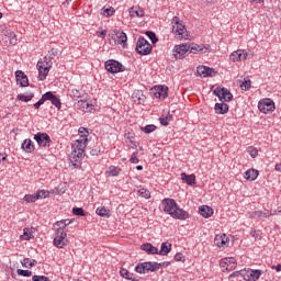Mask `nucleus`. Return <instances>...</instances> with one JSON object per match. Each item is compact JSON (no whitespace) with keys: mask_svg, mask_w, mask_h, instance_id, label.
I'll return each mask as SVG.
<instances>
[{"mask_svg":"<svg viewBox=\"0 0 281 281\" xmlns=\"http://www.w3.org/2000/svg\"><path fill=\"white\" fill-rule=\"evenodd\" d=\"M110 212L111 211H109L106 207L101 206L97 209L95 214H98V216H101L102 218H109L111 216Z\"/></svg>","mask_w":281,"mask_h":281,"instance_id":"34","label":"nucleus"},{"mask_svg":"<svg viewBox=\"0 0 281 281\" xmlns=\"http://www.w3.org/2000/svg\"><path fill=\"white\" fill-rule=\"evenodd\" d=\"M139 196H143V199H150V191L146 189L138 190Z\"/></svg>","mask_w":281,"mask_h":281,"instance_id":"53","label":"nucleus"},{"mask_svg":"<svg viewBox=\"0 0 281 281\" xmlns=\"http://www.w3.org/2000/svg\"><path fill=\"white\" fill-rule=\"evenodd\" d=\"M38 262L35 259H30V258H24L21 261L22 267H24V269H32V267H36Z\"/></svg>","mask_w":281,"mask_h":281,"instance_id":"33","label":"nucleus"},{"mask_svg":"<svg viewBox=\"0 0 281 281\" xmlns=\"http://www.w3.org/2000/svg\"><path fill=\"white\" fill-rule=\"evenodd\" d=\"M214 244L216 247H229V237L226 234L216 235L214 238Z\"/></svg>","mask_w":281,"mask_h":281,"instance_id":"19","label":"nucleus"},{"mask_svg":"<svg viewBox=\"0 0 281 281\" xmlns=\"http://www.w3.org/2000/svg\"><path fill=\"white\" fill-rule=\"evenodd\" d=\"M16 273H18V276H22V278H32V271L31 270L18 269Z\"/></svg>","mask_w":281,"mask_h":281,"instance_id":"44","label":"nucleus"},{"mask_svg":"<svg viewBox=\"0 0 281 281\" xmlns=\"http://www.w3.org/2000/svg\"><path fill=\"white\" fill-rule=\"evenodd\" d=\"M104 14L106 16H113L115 14V9H113L112 7L104 9Z\"/></svg>","mask_w":281,"mask_h":281,"instance_id":"62","label":"nucleus"},{"mask_svg":"<svg viewBox=\"0 0 281 281\" xmlns=\"http://www.w3.org/2000/svg\"><path fill=\"white\" fill-rule=\"evenodd\" d=\"M171 218H176L177 221H188L190 218V213L188 211L178 206L175 209L173 213L171 214Z\"/></svg>","mask_w":281,"mask_h":281,"instance_id":"17","label":"nucleus"},{"mask_svg":"<svg viewBox=\"0 0 281 281\" xmlns=\"http://www.w3.org/2000/svg\"><path fill=\"white\" fill-rule=\"evenodd\" d=\"M240 60H247L249 53L245 52L244 49H239Z\"/></svg>","mask_w":281,"mask_h":281,"instance_id":"63","label":"nucleus"},{"mask_svg":"<svg viewBox=\"0 0 281 281\" xmlns=\"http://www.w3.org/2000/svg\"><path fill=\"white\" fill-rule=\"evenodd\" d=\"M38 70V80L43 81L47 79V76L49 75V68L45 69H37Z\"/></svg>","mask_w":281,"mask_h":281,"instance_id":"39","label":"nucleus"},{"mask_svg":"<svg viewBox=\"0 0 281 281\" xmlns=\"http://www.w3.org/2000/svg\"><path fill=\"white\" fill-rule=\"evenodd\" d=\"M196 71L198 76H201V78H214V76H216V70L207 66H198Z\"/></svg>","mask_w":281,"mask_h":281,"instance_id":"16","label":"nucleus"},{"mask_svg":"<svg viewBox=\"0 0 281 281\" xmlns=\"http://www.w3.org/2000/svg\"><path fill=\"white\" fill-rule=\"evenodd\" d=\"M258 109L261 113H273L276 111V102L271 99H262L258 103Z\"/></svg>","mask_w":281,"mask_h":281,"instance_id":"9","label":"nucleus"},{"mask_svg":"<svg viewBox=\"0 0 281 281\" xmlns=\"http://www.w3.org/2000/svg\"><path fill=\"white\" fill-rule=\"evenodd\" d=\"M117 41H119V45H124L126 43V41H128V36H126V34L124 33V31H122L119 35H117Z\"/></svg>","mask_w":281,"mask_h":281,"instance_id":"43","label":"nucleus"},{"mask_svg":"<svg viewBox=\"0 0 281 281\" xmlns=\"http://www.w3.org/2000/svg\"><path fill=\"white\" fill-rule=\"evenodd\" d=\"M178 205L179 204H177V201H175V199L165 198L161 201L162 211L165 212V214H169V216H172Z\"/></svg>","mask_w":281,"mask_h":281,"instance_id":"10","label":"nucleus"},{"mask_svg":"<svg viewBox=\"0 0 281 281\" xmlns=\"http://www.w3.org/2000/svg\"><path fill=\"white\" fill-rule=\"evenodd\" d=\"M142 251H146V254H149L150 256H158L159 249L150 243H145L140 245Z\"/></svg>","mask_w":281,"mask_h":281,"instance_id":"20","label":"nucleus"},{"mask_svg":"<svg viewBox=\"0 0 281 281\" xmlns=\"http://www.w3.org/2000/svg\"><path fill=\"white\" fill-rule=\"evenodd\" d=\"M190 46L189 44H180L173 47V56L177 60H183L186 55L189 54Z\"/></svg>","mask_w":281,"mask_h":281,"instance_id":"11","label":"nucleus"},{"mask_svg":"<svg viewBox=\"0 0 281 281\" xmlns=\"http://www.w3.org/2000/svg\"><path fill=\"white\" fill-rule=\"evenodd\" d=\"M52 65H53L52 60H47V57H44V60L37 61L36 67H37V69H48V70H50Z\"/></svg>","mask_w":281,"mask_h":281,"instance_id":"28","label":"nucleus"},{"mask_svg":"<svg viewBox=\"0 0 281 281\" xmlns=\"http://www.w3.org/2000/svg\"><path fill=\"white\" fill-rule=\"evenodd\" d=\"M213 94L218 98L220 102H232L234 100V94L229 91V89L223 87H217L213 90Z\"/></svg>","mask_w":281,"mask_h":281,"instance_id":"6","label":"nucleus"},{"mask_svg":"<svg viewBox=\"0 0 281 281\" xmlns=\"http://www.w3.org/2000/svg\"><path fill=\"white\" fill-rule=\"evenodd\" d=\"M67 231L56 229L53 245L57 247V249H65V247H67Z\"/></svg>","mask_w":281,"mask_h":281,"instance_id":"4","label":"nucleus"},{"mask_svg":"<svg viewBox=\"0 0 281 281\" xmlns=\"http://www.w3.org/2000/svg\"><path fill=\"white\" fill-rule=\"evenodd\" d=\"M159 122L161 126H168L170 122H172V114H167L165 116L159 117Z\"/></svg>","mask_w":281,"mask_h":281,"instance_id":"37","label":"nucleus"},{"mask_svg":"<svg viewBox=\"0 0 281 281\" xmlns=\"http://www.w3.org/2000/svg\"><path fill=\"white\" fill-rule=\"evenodd\" d=\"M170 267V261H165V262H156V269L159 271V269L168 268Z\"/></svg>","mask_w":281,"mask_h":281,"instance_id":"58","label":"nucleus"},{"mask_svg":"<svg viewBox=\"0 0 281 281\" xmlns=\"http://www.w3.org/2000/svg\"><path fill=\"white\" fill-rule=\"evenodd\" d=\"M34 98V93H30L29 95L25 94H18V100L21 102H30Z\"/></svg>","mask_w":281,"mask_h":281,"instance_id":"42","label":"nucleus"},{"mask_svg":"<svg viewBox=\"0 0 281 281\" xmlns=\"http://www.w3.org/2000/svg\"><path fill=\"white\" fill-rule=\"evenodd\" d=\"M54 227H58L57 229H61V232H66L65 229L67 228V225H66L65 222L61 220V221H57V222L54 224Z\"/></svg>","mask_w":281,"mask_h":281,"instance_id":"51","label":"nucleus"},{"mask_svg":"<svg viewBox=\"0 0 281 281\" xmlns=\"http://www.w3.org/2000/svg\"><path fill=\"white\" fill-rule=\"evenodd\" d=\"M135 52L139 56H148L153 52V45L145 37L140 36L136 42Z\"/></svg>","mask_w":281,"mask_h":281,"instance_id":"3","label":"nucleus"},{"mask_svg":"<svg viewBox=\"0 0 281 281\" xmlns=\"http://www.w3.org/2000/svg\"><path fill=\"white\" fill-rule=\"evenodd\" d=\"M199 212L203 218H212L214 216V209L209 205H202L199 207Z\"/></svg>","mask_w":281,"mask_h":281,"instance_id":"22","label":"nucleus"},{"mask_svg":"<svg viewBox=\"0 0 281 281\" xmlns=\"http://www.w3.org/2000/svg\"><path fill=\"white\" fill-rule=\"evenodd\" d=\"M265 272L262 270L258 269H251L244 270V280L245 281H258L260 280V276H262Z\"/></svg>","mask_w":281,"mask_h":281,"instance_id":"12","label":"nucleus"},{"mask_svg":"<svg viewBox=\"0 0 281 281\" xmlns=\"http://www.w3.org/2000/svg\"><path fill=\"white\" fill-rule=\"evenodd\" d=\"M24 201H26V203H36V201H38V195L37 193L26 194L24 195Z\"/></svg>","mask_w":281,"mask_h":281,"instance_id":"40","label":"nucleus"},{"mask_svg":"<svg viewBox=\"0 0 281 281\" xmlns=\"http://www.w3.org/2000/svg\"><path fill=\"white\" fill-rule=\"evenodd\" d=\"M121 278H125V280H131V281H139L137 278H135L134 273H130L128 270L125 268H122L120 270Z\"/></svg>","mask_w":281,"mask_h":281,"instance_id":"31","label":"nucleus"},{"mask_svg":"<svg viewBox=\"0 0 281 281\" xmlns=\"http://www.w3.org/2000/svg\"><path fill=\"white\" fill-rule=\"evenodd\" d=\"M21 148L22 150H24V153H34V150L36 149L34 147V143L30 138L23 140Z\"/></svg>","mask_w":281,"mask_h":281,"instance_id":"25","label":"nucleus"},{"mask_svg":"<svg viewBox=\"0 0 281 281\" xmlns=\"http://www.w3.org/2000/svg\"><path fill=\"white\" fill-rule=\"evenodd\" d=\"M47 101H49V92L44 93L37 103L43 106V104H45Z\"/></svg>","mask_w":281,"mask_h":281,"instance_id":"54","label":"nucleus"},{"mask_svg":"<svg viewBox=\"0 0 281 281\" xmlns=\"http://www.w3.org/2000/svg\"><path fill=\"white\" fill-rule=\"evenodd\" d=\"M181 179L188 186H196V176H194V173L188 175L186 172H182L181 173Z\"/></svg>","mask_w":281,"mask_h":281,"instance_id":"24","label":"nucleus"},{"mask_svg":"<svg viewBox=\"0 0 281 281\" xmlns=\"http://www.w3.org/2000/svg\"><path fill=\"white\" fill-rule=\"evenodd\" d=\"M134 98L138 100V104H142V102L146 100V95H144V92L142 91H137L136 93H134Z\"/></svg>","mask_w":281,"mask_h":281,"instance_id":"49","label":"nucleus"},{"mask_svg":"<svg viewBox=\"0 0 281 281\" xmlns=\"http://www.w3.org/2000/svg\"><path fill=\"white\" fill-rule=\"evenodd\" d=\"M77 106H79V109H82V111H85L86 113H89V111H93V105L89 104V102L85 100H79L77 102Z\"/></svg>","mask_w":281,"mask_h":281,"instance_id":"29","label":"nucleus"},{"mask_svg":"<svg viewBox=\"0 0 281 281\" xmlns=\"http://www.w3.org/2000/svg\"><path fill=\"white\" fill-rule=\"evenodd\" d=\"M102 154V149H100V146H94L91 150H90V155L92 157H98V155Z\"/></svg>","mask_w":281,"mask_h":281,"instance_id":"52","label":"nucleus"},{"mask_svg":"<svg viewBox=\"0 0 281 281\" xmlns=\"http://www.w3.org/2000/svg\"><path fill=\"white\" fill-rule=\"evenodd\" d=\"M32 280L33 281H52L48 277H45V276H37V274H34L32 277Z\"/></svg>","mask_w":281,"mask_h":281,"instance_id":"55","label":"nucleus"},{"mask_svg":"<svg viewBox=\"0 0 281 281\" xmlns=\"http://www.w3.org/2000/svg\"><path fill=\"white\" fill-rule=\"evenodd\" d=\"M88 142L89 139L87 138V135H80V138L75 140L70 154V161L74 168L82 167V159H85V149L87 148Z\"/></svg>","mask_w":281,"mask_h":281,"instance_id":"1","label":"nucleus"},{"mask_svg":"<svg viewBox=\"0 0 281 281\" xmlns=\"http://www.w3.org/2000/svg\"><path fill=\"white\" fill-rule=\"evenodd\" d=\"M34 231L32 228L25 227L23 229V235L20 236L21 240H32L34 238Z\"/></svg>","mask_w":281,"mask_h":281,"instance_id":"32","label":"nucleus"},{"mask_svg":"<svg viewBox=\"0 0 281 281\" xmlns=\"http://www.w3.org/2000/svg\"><path fill=\"white\" fill-rule=\"evenodd\" d=\"M33 139H35L42 148H49V146H52V137H49L47 133L38 132L34 135Z\"/></svg>","mask_w":281,"mask_h":281,"instance_id":"8","label":"nucleus"},{"mask_svg":"<svg viewBox=\"0 0 281 281\" xmlns=\"http://www.w3.org/2000/svg\"><path fill=\"white\" fill-rule=\"evenodd\" d=\"M254 216L257 218H269V212L255 211Z\"/></svg>","mask_w":281,"mask_h":281,"instance_id":"47","label":"nucleus"},{"mask_svg":"<svg viewBox=\"0 0 281 281\" xmlns=\"http://www.w3.org/2000/svg\"><path fill=\"white\" fill-rule=\"evenodd\" d=\"M175 260L176 262H186V256H183L181 252H177L175 255Z\"/></svg>","mask_w":281,"mask_h":281,"instance_id":"60","label":"nucleus"},{"mask_svg":"<svg viewBox=\"0 0 281 281\" xmlns=\"http://www.w3.org/2000/svg\"><path fill=\"white\" fill-rule=\"evenodd\" d=\"M241 91H249L251 89V80L247 79L240 85Z\"/></svg>","mask_w":281,"mask_h":281,"instance_id":"45","label":"nucleus"},{"mask_svg":"<svg viewBox=\"0 0 281 281\" xmlns=\"http://www.w3.org/2000/svg\"><path fill=\"white\" fill-rule=\"evenodd\" d=\"M35 193L37 194V200L38 199H47V196H49V191H47V190H38Z\"/></svg>","mask_w":281,"mask_h":281,"instance_id":"48","label":"nucleus"},{"mask_svg":"<svg viewBox=\"0 0 281 281\" xmlns=\"http://www.w3.org/2000/svg\"><path fill=\"white\" fill-rule=\"evenodd\" d=\"M140 131L146 135H150V133H155V131H157V126L155 124H149L144 127H140Z\"/></svg>","mask_w":281,"mask_h":281,"instance_id":"35","label":"nucleus"},{"mask_svg":"<svg viewBox=\"0 0 281 281\" xmlns=\"http://www.w3.org/2000/svg\"><path fill=\"white\" fill-rule=\"evenodd\" d=\"M171 24L173 34H177L180 41H182V38H188V30L186 29V25H183V22L179 19V16H173L171 20Z\"/></svg>","mask_w":281,"mask_h":281,"instance_id":"2","label":"nucleus"},{"mask_svg":"<svg viewBox=\"0 0 281 281\" xmlns=\"http://www.w3.org/2000/svg\"><path fill=\"white\" fill-rule=\"evenodd\" d=\"M104 67L109 74H121L122 71H126V67L115 59L106 60Z\"/></svg>","mask_w":281,"mask_h":281,"instance_id":"7","label":"nucleus"},{"mask_svg":"<svg viewBox=\"0 0 281 281\" xmlns=\"http://www.w3.org/2000/svg\"><path fill=\"white\" fill-rule=\"evenodd\" d=\"M223 271H234L236 269V259L234 257H225L220 261Z\"/></svg>","mask_w":281,"mask_h":281,"instance_id":"14","label":"nucleus"},{"mask_svg":"<svg viewBox=\"0 0 281 281\" xmlns=\"http://www.w3.org/2000/svg\"><path fill=\"white\" fill-rule=\"evenodd\" d=\"M151 94L154 98H159V100H166V98H168V87L155 86L151 88Z\"/></svg>","mask_w":281,"mask_h":281,"instance_id":"15","label":"nucleus"},{"mask_svg":"<svg viewBox=\"0 0 281 281\" xmlns=\"http://www.w3.org/2000/svg\"><path fill=\"white\" fill-rule=\"evenodd\" d=\"M210 49V44H189V54H207Z\"/></svg>","mask_w":281,"mask_h":281,"instance_id":"13","label":"nucleus"},{"mask_svg":"<svg viewBox=\"0 0 281 281\" xmlns=\"http://www.w3.org/2000/svg\"><path fill=\"white\" fill-rule=\"evenodd\" d=\"M15 78H16V82H18V85H20V87H29L30 86V80L27 79V75H25V72H23V70H16Z\"/></svg>","mask_w":281,"mask_h":281,"instance_id":"18","label":"nucleus"},{"mask_svg":"<svg viewBox=\"0 0 281 281\" xmlns=\"http://www.w3.org/2000/svg\"><path fill=\"white\" fill-rule=\"evenodd\" d=\"M58 55V49L57 48H52L48 52V58L49 60H54V58H56V56Z\"/></svg>","mask_w":281,"mask_h":281,"instance_id":"59","label":"nucleus"},{"mask_svg":"<svg viewBox=\"0 0 281 281\" xmlns=\"http://www.w3.org/2000/svg\"><path fill=\"white\" fill-rule=\"evenodd\" d=\"M258 175H260L258 170L248 169L244 175V179L247 181H256V179H258Z\"/></svg>","mask_w":281,"mask_h":281,"instance_id":"26","label":"nucleus"},{"mask_svg":"<svg viewBox=\"0 0 281 281\" xmlns=\"http://www.w3.org/2000/svg\"><path fill=\"white\" fill-rule=\"evenodd\" d=\"M131 16L142 19L144 16V10L133 7L130 11Z\"/></svg>","mask_w":281,"mask_h":281,"instance_id":"36","label":"nucleus"},{"mask_svg":"<svg viewBox=\"0 0 281 281\" xmlns=\"http://www.w3.org/2000/svg\"><path fill=\"white\" fill-rule=\"evenodd\" d=\"M145 35L151 41L153 45H156V43H159V38H157V34L153 31H147Z\"/></svg>","mask_w":281,"mask_h":281,"instance_id":"38","label":"nucleus"},{"mask_svg":"<svg viewBox=\"0 0 281 281\" xmlns=\"http://www.w3.org/2000/svg\"><path fill=\"white\" fill-rule=\"evenodd\" d=\"M135 271L136 273H155V271H157V261H145V262H140L135 267Z\"/></svg>","mask_w":281,"mask_h":281,"instance_id":"5","label":"nucleus"},{"mask_svg":"<svg viewBox=\"0 0 281 281\" xmlns=\"http://www.w3.org/2000/svg\"><path fill=\"white\" fill-rule=\"evenodd\" d=\"M229 58H231V60L233 61V63H240V49H237V50H235V52H233L232 54H231V56H229Z\"/></svg>","mask_w":281,"mask_h":281,"instance_id":"41","label":"nucleus"},{"mask_svg":"<svg viewBox=\"0 0 281 281\" xmlns=\"http://www.w3.org/2000/svg\"><path fill=\"white\" fill-rule=\"evenodd\" d=\"M245 270L235 271L229 274V278H244Z\"/></svg>","mask_w":281,"mask_h":281,"instance_id":"57","label":"nucleus"},{"mask_svg":"<svg viewBox=\"0 0 281 281\" xmlns=\"http://www.w3.org/2000/svg\"><path fill=\"white\" fill-rule=\"evenodd\" d=\"M138 153L134 151L130 158L131 164H139V158H137Z\"/></svg>","mask_w":281,"mask_h":281,"instance_id":"61","label":"nucleus"},{"mask_svg":"<svg viewBox=\"0 0 281 281\" xmlns=\"http://www.w3.org/2000/svg\"><path fill=\"white\" fill-rule=\"evenodd\" d=\"M70 97L74 98V100H76L78 98H82V92H80V90H78V89H72L70 91Z\"/></svg>","mask_w":281,"mask_h":281,"instance_id":"50","label":"nucleus"},{"mask_svg":"<svg viewBox=\"0 0 281 281\" xmlns=\"http://www.w3.org/2000/svg\"><path fill=\"white\" fill-rule=\"evenodd\" d=\"M120 172H122V168L116 167V166H110L105 173L109 177H120Z\"/></svg>","mask_w":281,"mask_h":281,"instance_id":"30","label":"nucleus"},{"mask_svg":"<svg viewBox=\"0 0 281 281\" xmlns=\"http://www.w3.org/2000/svg\"><path fill=\"white\" fill-rule=\"evenodd\" d=\"M248 153L252 159H256L258 157V149L256 147H249Z\"/></svg>","mask_w":281,"mask_h":281,"instance_id":"56","label":"nucleus"},{"mask_svg":"<svg viewBox=\"0 0 281 281\" xmlns=\"http://www.w3.org/2000/svg\"><path fill=\"white\" fill-rule=\"evenodd\" d=\"M48 101L52 102L53 106H56L58 111L63 109V102H60V98H58L54 92L48 91Z\"/></svg>","mask_w":281,"mask_h":281,"instance_id":"23","label":"nucleus"},{"mask_svg":"<svg viewBox=\"0 0 281 281\" xmlns=\"http://www.w3.org/2000/svg\"><path fill=\"white\" fill-rule=\"evenodd\" d=\"M214 111L217 115H225L229 113V105L225 102L215 103Z\"/></svg>","mask_w":281,"mask_h":281,"instance_id":"21","label":"nucleus"},{"mask_svg":"<svg viewBox=\"0 0 281 281\" xmlns=\"http://www.w3.org/2000/svg\"><path fill=\"white\" fill-rule=\"evenodd\" d=\"M72 214L75 216H86L85 209L83 207H74Z\"/></svg>","mask_w":281,"mask_h":281,"instance_id":"46","label":"nucleus"},{"mask_svg":"<svg viewBox=\"0 0 281 281\" xmlns=\"http://www.w3.org/2000/svg\"><path fill=\"white\" fill-rule=\"evenodd\" d=\"M172 251V244L162 243L160 246V250H158V256H168Z\"/></svg>","mask_w":281,"mask_h":281,"instance_id":"27","label":"nucleus"},{"mask_svg":"<svg viewBox=\"0 0 281 281\" xmlns=\"http://www.w3.org/2000/svg\"><path fill=\"white\" fill-rule=\"evenodd\" d=\"M79 135H89V132L87 131V128L86 127H80L79 128Z\"/></svg>","mask_w":281,"mask_h":281,"instance_id":"64","label":"nucleus"}]
</instances>
